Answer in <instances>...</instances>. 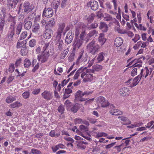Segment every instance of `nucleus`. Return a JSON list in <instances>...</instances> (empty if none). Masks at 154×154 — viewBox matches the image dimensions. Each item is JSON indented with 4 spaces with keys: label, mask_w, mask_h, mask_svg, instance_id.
Returning a JSON list of instances; mask_svg holds the SVG:
<instances>
[{
    "label": "nucleus",
    "mask_w": 154,
    "mask_h": 154,
    "mask_svg": "<svg viewBox=\"0 0 154 154\" xmlns=\"http://www.w3.org/2000/svg\"><path fill=\"white\" fill-rule=\"evenodd\" d=\"M74 124L75 125L82 124V119L79 118H77L74 119Z\"/></svg>",
    "instance_id": "603ef678"
},
{
    "label": "nucleus",
    "mask_w": 154,
    "mask_h": 154,
    "mask_svg": "<svg viewBox=\"0 0 154 154\" xmlns=\"http://www.w3.org/2000/svg\"><path fill=\"white\" fill-rule=\"evenodd\" d=\"M26 47L22 48L20 52L22 56L25 55L26 54Z\"/></svg>",
    "instance_id": "bf43d9fd"
},
{
    "label": "nucleus",
    "mask_w": 154,
    "mask_h": 154,
    "mask_svg": "<svg viewBox=\"0 0 154 154\" xmlns=\"http://www.w3.org/2000/svg\"><path fill=\"white\" fill-rule=\"evenodd\" d=\"M24 66L25 68H28L30 66L31 62L28 58H26L23 62Z\"/></svg>",
    "instance_id": "a19ab883"
},
{
    "label": "nucleus",
    "mask_w": 154,
    "mask_h": 154,
    "mask_svg": "<svg viewBox=\"0 0 154 154\" xmlns=\"http://www.w3.org/2000/svg\"><path fill=\"white\" fill-rule=\"evenodd\" d=\"M42 97L47 100H50L53 97V93L50 91H45L41 94Z\"/></svg>",
    "instance_id": "9b49d317"
},
{
    "label": "nucleus",
    "mask_w": 154,
    "mask_h": 154,
    "mask_svg": "<svg viewBox=\"0 0 154 154\" xmlns=\"http://www.w3.org/2000/svg\"><path fill=\"white\" fill-rule=\"evenodd\" d=\"M118 118L121 121L125 122V123H122L123 125H129L131 123V121L130 120L125 117L119 116L118 117Z\"/></svg>",
    "instance_id": "c756f323"
},
{
    "label": "nucleus",
    "mask_w": 154,
    "mask_h": 154,
    "mask_svg": "<svg viewBox=\"0 0 154 154\" xmlns=\"http://www.w3.org/2000/svg\"><path fill=\"white\" fill-rule=\"evenodd\" d=\"M72 91L71 88H66L65 90V93L63 95V98L66 99L68 98L70 95L69 94L72 93Z\"/></svg>",
    "instance_id": "7c9ffc66"
},
{
    "label": "nucleus",
    "mask_w": 154,
    "mask_h": 154,
    "mask_svg": "<svg viewBox=\"0 0 154 154\" xmlns=\"http://www.w3.org/2000/svg\"><path fill=\"white\" fill-rule=\"evenodd\" d=\"M53 34L52 30L50 28L46 29L44 31V37L46 39L50 38Z\"/></svg>",
    "instance_id": "2eb2a0df"
},
{
    "label": "nucleus",
    "mask_w": 154,
    "mask_h": 154,
    "mask_svg": "<svg viewBox=\"0 0 154 154\" xmlns=\"http://www.w3.org/2000/svg\"><path fill=\"white\" fill-rule=\"evenodd\" d=\"M99 29L103 32H106L108 30V27L107 25L104 22H101L100 24Z\"/></svg>",
    "instance_id": "aec40b11"
},
{
    "label": "nucleus",
    "mask_w": 154,
    "mask_h": 154,
    "mask_svg": "<svg viewBox=\"0 0 154 154\" xmlns=\"http://www.w3.org/2000/svg\"><path fill=\"white\" fill-rule=\"evenodd\" d=\"M17 96L14 95H9L6 99V102L8 103H11L16 100Z\"/></svg>",
    "instance_id": "bb28decb"
},
{
    "label": "nucleus",
    "mask_w": 154,
    "mask_h": 154,
    "mask_svg": "<svg viewBox=\"0 0 154 154\" xmlns=\"http://www.w3.org/2000/svg\"><path fill=\"white\" fill-rule=\"evenodd\" d=\"M87 48L90 53L92 54H95L98 51L100 46L97 44H95L94 40H93L88 45Z\"/></svg>",
    "instance_id": "f03ea898"
},
{
    "label": "nucleus",
    "mask_w": 154,
    "mask_h": 154,
    "mask_svg": "<svg viewBox=\"0 0 154 154\" xmlns=\"http://www.w3.org/2000/svg\"><path fill=\"white\" fill-rule=\"evenodd\" d=\"M22 59L21 58L17 60L15 62V65L16 67L20 65V64L21 63Z\"/></svg>",
    "instance_id": "0e129e2a"
},
{
    "label": "nucleus",
    "mask_w": 154,
    "mask_h": 154,
    "mask_svg": "<svg viewBox=\"0 0 154 154\" xmlns=\"http://www.w3.org/2000/svg\"><path fill=\"white\" fill-rule=\"evenodd\" d=\"M149 73V70L147 67H146L144 69H142L140 74L134 78L133 83L130 85V87L132 88L136 85L143 76H144L145 78H146Z\"/></svg>",
    "instance_id": "f257e3e1"
},
{
    "label": "nucleus",
    "mask_w": 154,
    "mask_h": 154,
    "mask_svg": "<svg viewBox=\"0 0 154 154\" xmlns=\"http://www.w3.org/2000/svg\"><path fill=\"white\" fill-rule=\"evenodd\" d=\"M49 135L52 137H58L60 134H55V131L54 130H51L49 133Z\"/></svg>",
    "instance_id": "5fc2aeb1"
},
{
    "label": "nucleus",
    "mask_w": 154,
    "mask_h": 154,
    "mask_svg": "<svg viewBox=\"0 0 154 154\" xmlns=\"http://www.w3.org/2000/svg\"><path fill=\"white\" fill-rule=\"evenodd\" d=\"M88 4L90 5L91 9L94 11H96L98 8V4L97 1L94 0L91 1Z\"/></svg>",
    "instance_id": "6ab92c4d"
},
{
    "label": "nucleus",
    "mask_w": 154,
    "mask_h": 154,
    "mask_svg": "<svg viewBox=\"0 0 154 154\" xmlns=\"http://www.w3.org/2000/svg\"><path fill=\"white\" fill-rule=\"evenodd\" d=\"M75 55V54L74 53H72L70 54L68 58V60L69 62H71L73 60Z\"/></svg>",
    "instance_id": "e2e57ef3"
},
{
    "label": "nucleus",
    "mask_w": 154,
    "mask_h": 154,
    "mask_svg": "<svg viewBox=\"0 0 154 154\" xmlns=\"http://www.w3.org/2000/svg\"><path fill=\"white\" fill-rule=\"evenodd\" d=\"M61 38V37L56 36L54 41L56 47L60 51L62 50L63 49V41Z\"/></svg>",
    "instance_id": "0eeeda50"
},
{
    "label": "nucleus",
    "mask_w": 154,
    "mask_h": 154,
    "mask_svg": "<svg viewBox=\"0 0 154 154\" xmlns=\"http://www.w3.org/2000/svg\"><path fill=\"white\" fill-rule=\"evenodd\" d=\"M58 26L56 36L61 37V34L65 26V24L64 23H60L59 24Z\"/></svg>",
    "instance_id": "4468645a"
},
{
    "label": "nucleus",
    "mask_w": 154,
    "mask_h": 154,
    "mask_svg": "<svg viewBox=\"0 0 154 154\" xmlns=\"http://www.w3.org/2000/svg\"><path fill=\"white\" fill-rule=\"evenodd\" d=\"M31 152L33 154H41V153L39 150L34 148L31 149Z\"/></svg>",
    "instance_id": "680f3d73"
},
{
    "label": "nucleus",
    "mask_w": 154,
    "mask_h": 154,
    "mask_svg": "<svg viewBox=\"0 0 154 154\" xmlns=\"http://www.w3.org/2000/svg\"><path fill=\"white\" fill-rule=\"evenodd\" d=\"M29 2L24 3L23 5H20L18 11V14L20 13L28 14L33 9V7L29 5Z\"/></svg>",
    "instance_id": "7ed1b4c3"
},
{
    "label": "nucleus",
    "mask_w": 154,
    "mask_h": 154,
    "mask_svg": "<svg viewBox=\"0 0 154 154\" xmlns=\"http://www.w3.org/2000/svg\"><path fill=\"white\" fill-rule=\"evenodd\" d=\"M50 55L49 52L46 53L42 52L40 55H38L37 59L39 61H41L42 63H44L47 61Z\"/></svg>",
    "instance_id": "423d86ee"
},
{
    "label": "nucleus",
    "mask_w": 154,
    "mask_h": 154,
    "mask_svg": "<svg viewBox=\"0 0 154 154\" xmlns=\"http://www.w3.org/2000/svg\"><path fill=\"white\" fill-rule=\"evenodd\" d=\"M95 15L94 14H91L90 15H86L84 17V20H87L88 23H91L94 19Z\"/></svg>",
    "instance_id": "4be33fe9"
},
{
    "label": "nucleus",
    "mask_w": 154,
    "mask_h": 154,
    "mask_svg": "<svg viewBox=\"0 0 154 154\" xmlns=\"http://www.w3.org/2000/svg\"><path fill=\"white\" fill-rule=\"evenodd\" d=\"M67 107V109L71 110L72 112L75 113L78 110L79 106V104L78 103H76L75 104H72V103L68 100H66L65 103Z\"/></svg>",
    "instance_id": "20e7f679"
},
{
    "label": "nucleus",
    "mask_w": 154,
    "mask_h": 154,
    "mask_svg": "<svg viewBox=\"0 0 154 154\" xmlns=\"http://www.w3.org/2000/svg\"><path fill=\"white\" fill-rule=\"evenodd\" d=\"M35 14L34 12H30L29 14L27 16V19L28 20H31L33 19L35 17Z\"/></svg>",
    "instance_id": "a18cd8bd"
},
{
    "label": "nucleus",
    "mask_w": 154,
    "mask_h": 154,
    "mask_svg": "<svg viewBox=\"0 0 154 154\" xmlns=\"http://www.w3.org/2000/svg\"><path fill=\"white\" fill-rule=\"evenodd\" d=\"M15 17H10V19L9 20L10 23V26L9 27V29H15V25L16 23L15 20Z\"/></svg>",
    "instance_id": "a878e982"
},
{
    "label": "nucleus",
    "mask_w": 154,
    "mask_h": 154,
    "mask_svg": "<svg viewBox=\"0 0 154 154\" xmlns=\"http://www.w3.org/2000/svg\"><path fill=\"white\" fill-rule=\"evenodd\" d=\"M24 22H25V23L24 25L25 29L27 30L29 29L32 26V22L31 21L29 20L27 21L26 22L25 21Z\"/></svg>",
    "instance_id": "f704fd0d"
},
{
    "label": "nucleus",
    "mask_w": 154,
    "mask_h": 154,
    "mask_svg": "<svg viewBox=\"0 0 154 154\" xmlns=\"http://www.w3.org/2000/svg\"><path fill=\"white\" fill-rule=\"evenodd\" d=\"M88 57V55L87 54H82L80 55L78 57L76 62V64H78L80 62H86Z\"/></svg>",
    "instance_id": "a211bd4d"
},
{
    "label": "nucleus",
    "mask_w": 154,
    "mask_h": 154,
    "mask_svg": "<svg viewBox=\"0 0 154 154\" xmlns=\"http://www.w3.org/2000/svg\"><path fill=\"white\" fill-rule=\"evenodd\" d=\"M55 24V20L54 18L50 19L47 22L45 28L46 27L52 28L54 27Z\"/></svg>",
    "instance_id": "412c9836"
},
{
    "label": "nucleus",
    "mask_w": 154,
    "mask_h": 154,
    "mask_svg": "<svg viewBox=\"0 0 154 154\" xmlns=\"http://www.w3.org/2000/svg\"><path fill=\"white\" fill-rule=\"evenodd\" d=\"M88 70L86 69V68L82 67L79 69L76 72L80 74L81 73L82 74L84 72L85 73Z\"/></svg>",
    "instance_id": "49530a36"
},
{
    "label": "nucleus",
    "mask_w": 154,
    "mask_h": 154,
    "mask_svg": "<svg viewBox=\"0 0 154 154\" xmlns=\"http://www.w3.org/2000/svg\"><path fill=\"white\" fill-rule=\"evenodd\" d=\"M142 69H140V68L138 67V68H134L132 71L131 72V76H134L137 74V71H140Z\"/></svg>",
    "instance_id": "79ce46f5"
},
{
    "label": "nucleus",
    "mask_w": 154,
    "mask_h": 154,
    "mask_svg": "<svg viewBox=\"0 0 154 154\" xmlns=\"http://www.w3.org/2000/svg\"><path fill=\"white\" fill-rule=\"evenodd\" d=\"M92 69H90V70L91 71L92 73H94L95 71H99L101 70L103 68V67L102 66L99 65L98 64H96L92 66Z\"/></svg>",
    "instance_id": "c85d7f7f"
},
{
    "label": "nucleus",
    "mask_w": 154,
    "mask_h": 154,
    "mask_svg": "<svg viewBox=\"0 0 154 154\" xmlns=\"http://www.w3.org/2000/svg\"><path fill=\"white\" fill-rule=\"evenodd\" d=\"M17 3V2L16 1V0H12L11 1L9 4L11 8H14Z\"/></svg>",
    "instance_id": "09e8293b"
},
{
    "label": "nucleus",
    "mask_w": 154,
    "mask_h": 154,
    "mask_svg": "<svg viewBox=\"0 0 154 154\" xmlns=\"http://www.w3.org/2000/svg\"><path fill=\"white\" fill-rule=\"evenodd\" d=\"M60 0H57L54 1L51 4V6L53 8L55 9V12L56 11L57 9L60 5Z\"/></svg>",
    "instance_id": "72a5a7b5"
},
{
    "label": "nucleus",
    "mask_w": 154,
    "mask_h": 154,
    "mask_svg": "<svg viewBox=\"0 0 154 154\" xmlns=\"http://www.w3.org/2000/svg\"><path fill=\"white\" fill-rule=\"evenodd\" d=\"M106 40V39L104 38V34L103 33H100L98 38V41L100 43L101 45H103Z\"/></svg>",
    "instance_id": "5701e85b"
},
{
    "label": "nucleus",
    "mask_w": 154,
    "mask_h": 154,
    "mask_svg": "<svg viewBox=\"0 0 154 154\" xmlns=\"http://www.w3.org/2000/svg\"><path fill=\"white\" fill-rule=\"evenodd\" d=\"M98 32L95 30H91L88 34V36L89 37L91 38L92 36H96L98 34Z\"/></svg>",
    "instance_id": "4c0bfd02"
},
{
    "label": "nucleus",
    "mask_w": 154,
    "mask_h": 154,
    "mask_svg": "<svg viewBox=\"0 0 154 154\" xmlns=\"http://www.w3.org/2000/svg\"><path fill=\"white\" fill-rule=\"evenodd\" d=\"M15 35V29H9L7 36L8 38V41L11 42L13 41V38Z\"/></svg>",
    "instance_id": "dca6fc26"
},
{
    "label": "nucleus",
    "mask_w": 154,
    "mask_h": 154,
    "mask_svg": "<svg viewBox=\"0 0 154 154\" xmlns=\"http://www.w3.org/2000/svg\"><path fill=\"white\" fill-rule=\"evenodd\" d=\"M82 133H88V127L81 125L80 126L79 130Z\"/></svg>",
    "instance_id": "c9c22d12"
},
{
    "label": "nucleus",
    "mask_w": 154,
    "mask_h": 154,
    "mask_svg": "<svg viewBox=\"0 0 154 154\" xmlns=\"http://www.w3.org/2000/svg\"><path fill=\"white\" fill-rule=\"evenodd\" d=\"M83 42L82 39H79V38H75L73 44V50H75L76 49H79L82 45Z\"/></svg>",
    "instance_id": "f8f14e48"
},
{
    "label": "nucleus",
    "mask_w": 154,
    "mask_h": 154,
    "mask_svg": "<svg viewBox=\"0 0 154 154\" xmlns=\"http://www.w3.org/2000/svg\"><path fill=\"white\" fill-rule=\"evenodd\" d=\"M57 110L59 112L61 113H63L64 111V108L62 104L60 105L58 107Z\"/></svg>",
    "instance_id": "4d7b16f0"
},
{
    "label": "nucleus",
    "mask_w": 154,
    "mask_h": 154,
    "mask_svg": "<svg viewBox=\"0 0 154 154\" xmlns=\"http://www.w3.org/2000/svg\"><path fill=\"white\" fill-rule=\"evenodd\" d=\"M74 36L73 33L71 31L69 32L65 39V42L67 44L70 43L73 39Z\"/></svg>",
    "instance_id": "ddd939ff"
},
{
    "label": "nucleus",
    "mask_w": 154,
    "mask_h": 154,
    "mask_svg": "<svg viewBox=\"0 0 154 154\" xmlns=\"http://www.w3.org/2000/svg\"><path fill=\"white\" fill-rule=\"evenodd\" d=\"M30 94V93L29 91H25L22 94V97L25 99L28 98Z\"/></svg>",
    "instance_id": "8fccbe9b"
},
{
    "label": "nucleus",
    "mask_w": 154,
    "mask_h": 154,
    "mask_svg": "<svg viewBox=\"0 0 154 154\" xmlns=\"http://www.w3.org/2000/svg\"><path fill=\"white\" fill-rule=\"evenodd\" d=\"M98 62H100L104 60V57L103 53H100L99 54L97 58Z\"/></svg>",
    "instance_id": "de8ad7c7"
},
{
    "label": "nucleus",
    "mask_w": 154,
    "mask_h": 154,
    "mask_svg": "<svg viewBox=\"0 0 154 154\" xmlns=\"http://www.w3.org/2000/svg\"><path fill=\"white\" fill-rule=\"evenodd\" d=\"M139 62V61H137V62L135 63L134 64H133L132 66H130V67L133 66L134 67H136V68H138V67H139L140 68V67H142V62Z\"/></svg>",
    "instance_id": "3c124183"
},
{
    "label": "nucleus",
    "mask_w": 154,
    "mask_h": 154,
    "mask_svg": "<svg viewBox=\"0 0 154 154\" xmlns=\"http://www.w3.org/2000/svg\"><path fill=\"white\" fill-rule=\"evenodd\" d=\"M107 134L104 132L99 133L97 134L96 137H106Z\"/></svg>",
    "instance_id": "13d9d810"
},
{
    "label": "nucleus",
    "mask_w": 154,
    "mask_h": 154,
    "mask_svg": "<svg viewBox=\"0 0 154 154\" xmlns=\"http://www.w3.org/2000/svg\"><path fill=\"white\" fill-rule=\"evenodd\" d=\"M104 20L105 21H110L112 20V17L111 15L107 14H105L103 16Z\"/></svg>",
    "instance_id": "c03bdc74"
},
{
    "label": "nucleus",
    "mask_w": 154,
    "mask_h": 154,
    "mask_svg": "<svg viewBox=\"0 0 154 154\" xmlns=\"http://www.w3.org/2000/svg\"><path fill=\"white\" fill-rule=\"evenodd\" d=\"M129 90L126 87H124L120 89V94L123 96L128 95L129 94Z\"/></svg>",
    "instance_id": "b1692460"
},
{
    "label": "nucleus",
    "mask_w": 154,
    "mask_h": 154,
    "mask_svg": "<svg viewBox=\"0 0 154 154\" xmlns=\"http://www.w3.org/2000/svg\"><path fill=\"white\" fill-rule=\"evenodd\" d=\"M40 28L39 24L37 23H35L32 27V31L35 33L37 32Z\"/></svg>",
    "instance_id": "2f4dec72"
},
{
    "label": "nucleus",
    "mask_w": 154,
    "mask_h": 154,
    "mask_svg": "<svg viewBox=\"0 0 154 154\" xmlns=\"http://www.w3.org/2000/svg\"><path fill=\"white\" fill-rule=\"evenodd\" d=\"M109 112L112 115L115 116H118L122 114V111L115 109H111Z\"/></svg>",
    "instance_id": "473e14b6"
},
{
    "label": "nucleus",
    "mask_w": 154,
    "mask_h": 154,
    "mask_svg": "<svg viewBox=\"0 0 154 154\" xmlns=\"http://www.w3.org/2000/svg\"><path fill=\"white\" fill-rule=\"evenodd\" d=\"M27 36V32L24 31L22 32L20 36V39L22 40L26 38Z\"/></svg>",
    "instance_id": "864d4df0"
},
{
    "label": "nucleus",
    "mask_w": 154,
    "mask_h": 154,
    "mask_svg": "<svg viewBox=\"0 0 154 154\" xmlns=\"http://www.w3.org/2000/svg\"><path fill=\"white\" fill-rule=\"evenodd\" d=\"M122 39L120 37L116 38L114 41V44L115 46L119 47L123 43Z\"/></svg>",
    "instance_id": "393cba45"
},
{
    "label": "nucleus",
    "mask_w": 154,
    "mask_h": 154,
    "mask_svg": "<svg viewBox=\"0 0 154 154\" xmlns=\"http://www.w3.org/2000/svg\"><path fill=\"white\" fill-rule=\"evenodd\" d=\"M22 28V23L20 22L17 25L15 30V34L19 35L21 31Z\"/></svg>",
    "instance_id": "cd10ccee"
},
{
    "label": "nucleus",
    "mask_w": 154,
    "mask_h": 154,
    "mask_svg": "<svg viewBox=\"0 0 154 154\" xmlns=\"http://www.w3.org/2000/svg\"><path fill=\"white\" fill-rule=\"evenodd\" d=\"M36 43L35 40L32 39L30 40L29 42V46L31 47H33L35 45Z\"/></svg>",
    "instance_id": "052dcab7"
},
{
    "label": "nucleus",
    "mask_w": 154,
    "mask_h": 154,
    "mask_svg": "<svg viewBox=\"0 0 154 154\" xmlns=\"http://www.w3.org/2000/svg\"><path fill=\"white\" fill-rule=\"evenodd\" d=\"M102 11V10L100 9L97 13V15L98 17L100 18L101 17L103 16Z\"/></svg>",
    "instance_id": "338daca9"
},
{
    "label": "nucleus",
    "mask_w": 154,
    "mask_h": 154,
    "mask_svg": "<svg viewBox=\"0 0 154 154\" xmlns=\"http://www.w3.org/2000/svg\"><path fill=\"white\" fill-rule=\"evenodd\" d=\"M90 69H88L85 73L84 72L81 74V78L83 79L84 82L91 81L93 79V76Z\"/></svg>",
    "instance_id": "39448f33"
},
{
    "label": "nucleus",
    "mask_w": 154,
    "mask_h": 154,
    "mask_svg": "<svg viewBox=\"0 0 154 154\" xmlns=\"http://www.w3.org/2000/svg\"><path fill=\"white\" fill-rule=\"evenodd\" d=\"M75 100L77 101L80 102L84 101L87 100V99L83 98L84 94L82 91L79 90L75 94Z\"/></svg>",
    "instance_id": "6e6552de"
},
{
    "label": "nucleus",
    "mask_w": 154,
    "mask_h": 154,
    "mask_svg": "<svg viewBox=\"0 0 154 154\" xmlns=\"http://www.w3.org/2000/svg\"><path fill=\"white\" fill-rule=\"evenodd\" d=\"M98 26V24L96 21H95L94 23H92L88 27L89 30H91L97 28Z\"/></svg>",
    "instance_id": "ea45409f"
},
{
    "label": "nucleus",
    "mask_w": 154,
    "mask_h": 154,
    "mask_svg": "<svg viewBox=\"0 0 154 154\" xmlns=\"http://www.w3.org/2000/svg\"><path fill=\"white\" fill-rule=\"evenodd\" d=\"M69 49L68 48L65 49L60 54V58L62 59H64L68 53Z\"/></svg>",
    "instance_id": "58836bf2"
},
{
    "label": "nucleus",
    "mask_w": 154,
    "mask_h": 154,
    "mask_svg": "<svg viewBox=\"0 0 154 154\" xmlns=\"http://www.w3.org/2000/svg\"><path fill=\"white\" fill-rule=\"evenodd\" d=\"M76 132L78 133L79 135L81 136L82 137H83L85 138L86 139L88 140H91V139L90 137L91 136L90 135L88 136H86L84 135L83 133H82L81 131H80L79 130H76Z\"/></svg>",
    "instance_id": "e433bc0d"
},
{
    "label": "nucleus",
    "mask_w": 154,
    "mask_h": 154,
    "mask_svg": "<svg viewBox=\"0 0 154 154\" xmlns=\"http://www.w3.org/2000/svg\"><path fill=\"white\" fill-rule=\"evenodd\" d=\"M97 100L98 103L101 104L102 107H105L109 105L108 101L102 96H100L97 98Z\"/></svg>",
    "instance_id": "1a4fd4ad"
},
{
    "label": "nucleus",
    "mask_w": 154,
    "mask_h": 154,
    "mask_svg": "<svg viewBox=\"0 0 154 154\" xmlns=\"http://www.w3.org/2000/svg\"><path fill=\"white\" fill-rule=\"evenodd\" d=\"M41 89H35L33 90L32 92V94L34 95H37L40 92Z\"/></svg>",
    "instance_id": "69168bd1"
},
{
    "label": "nucleus",
    "mask_w": 154,
    "mask_h": 154,
    "mask_svg": "<svg viewBox=\"0 0 154 154\" xmlns=\"http://www.w3.org/2000/svg\"><path fill=\"white\" fill-rule=\"evenodd\" d=\"M14 70V64L11 63L10 64L9 67L8 69L9 72L12 73Z\"/></svg>",
    "instance_id": "6e6d98bb"
},
{
    "label": "nucleus",
    "mask_w": 154,
    "mask_h": 154,
    "mask_svg": "<svg viewBox=\"0 0 154 154\" xmlns=\"http://www.w3.org/2000/svg\"><path fill=\"white\" fill-rule=\"evenodd\" d=\"M154 123L153 121H151L150 122H149L147 124L145 125L146 128H149Z\"/></svg>",
    "instance_id": "774afa93"
},
{
    "label": "nucleus",
    "mask_w": 154,
    "mask_h": 154,
    "mask_svg": "<svg viewBox=\"0 0 154 154\" xmlns=\"http://www.w3.org/2000/svg\"><path fill=\"white\" fill-rule=\"evenodd\" d=\"M40 44L41 45V47L42 48L43 52L46 53V52H49L48 49L49 48V43L45 42L44 41H41L40 43Z\"/></svg>",
    "instance_id": "f3484780"
},
{
    "label": "nucleus",
    "mask_w": 154,
    "mask_h": 154,
    "mask_svg": "<svg viewBox=\"0 0 154 154\" xmlns=\"http://www.w3.org/2000/svg\"><path fill=\"white\" fill-rule=\"evenodd\" d=\"M53 14V11L52 8H45L43 12L42 16H45L46 17L50 18L51 17Z\"/></svg>",
    "instance_id": "9d476101"
},
{
    "label": "nucleus",
    "mask_w": 154,
    "mask_h": 154,
    "mask_svg": "<svg viewBox=\"0 0 154 154\" xmlns=\"http://www.w3.org/2000/svg\"><path fill=\"white\" fill-rule=\"evenodd\" d=\"M22 105V104L18 101H16L14 103L10 104V106L11 108L18 107Z\"/></svg>",
    "instance_id": "37998d69"
}]
</instances>
